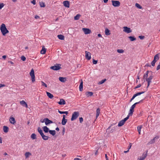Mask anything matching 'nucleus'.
<instances>
[{
	"label": "nucleus",
	"mask_w": 160,
	"mask_h": 160,
	"mask_svg": "<svg viewBox=\"0 0 160 160\" xmlns=\"http://www.w3.org/2000/svg\"><path fill=\"white\" fill-rule=\"evenodd\" d=\"M57 37L59 39H60L61 40H63L64 39V36L61 34L58 35Z\"/></svg>",
	"instance_id": "obj_29"
},
{
	"label": "nucleus",
	"mask_w": 160,
	"mask_h": 160,
	"mask_svg": "<svg viewBox=\"0 0 160 160\" xmlns=\"http://www.w3.org/2000/svg\"><path fill=\"white\" fill-rule=\"evenodd\" d=\"M31 138L32 139H35L36 138V135L35 133H32L31 136Z\"/></svg>",
	"instance_id": "obj_38"
},
{
	"label": "nucleus",
	"mask_w": 160,
	"mask_h": 160,
	"mask_svg": "<svg viewBox=\"0 0 160 160\" xmlns=\"http://www.w3.org/2000/svg\"><path fill=\"white\" fill-rule=\"evenodd\" d=\"M82 30L84 32V33L85 34H89L91 33V30L88 28H82Z\"/></svg>",
	"instance_id": "obj_7"
},
{
	"label": "nucleus",
	"mask_w": 160,
	"mask_h": 160,
	"mask_svg": "<svg viewBox=\"0 0 160 160\" xmlns=\"http://www.w3.org/2000/svg\"><path fill=\"white\" fill-rule=\"evenodd\" d=\"M98 61L93 59L92 63L94 64H96L97 63Z\"/></svg>",
	"instance_id": "obj_52"
},
{
	"label": "nucleus",
	"mask_w": 160,
	"mask_h": 160,
	"mask_svg": "<svg viewBox=\"0 0 160 160\" xmlns=\"http://www.w3.org/2000/svg\"><path fill=\"white\" fill-rule=\"evenodd\" d=\"M79 122H80L81 123L83 121V119L82 117L80 118H79Z\"/></svg>",
	"instance_id": "obj_53"
},
{
	"label": "nucleus",
	"mask_w": 160,
	"mask_h": 160,
	"mask_svg": "<svg viewBox=\"0 0 160 160\" xmlns=\"http://www.w3.org/2000/svg\"><path fill=\"white\" fill-rule=\"evenodd\" d=\"M47 94V96L50 98L52 99L53 97V96L52 94L51 93H50L47 92H46Z\"/></svg>",
	"instance_id": "obj_28"
},
{
	"label": "nucleus",
	"mask_w": 160,
	"mask_h": 160,
	"mask_svg": "<svg viewBox=\"0 0 160 160\" xmlns=\"http://www.w3.org/2000/svg\"><path fill=\"white\" fill-rule=\"evenodd\" d=\"M67 122V120L66 119H62V124L64 125L66 124Z\"/></svg>",
	"instance_id": "obj_31"
},
{
	"label": "nucleus",
	"mask_w": 160,
	"mask_h": 160,
	"mask_svg": "<svg viewBox=\"0 0 160 160\" xmlns=\"http://www.w3.org/2000/svg\"><path fill=\"white\" fill-rule=\"evenodd\" d=\"M124 123L125 122H124V121H123L122 120L119 122L118 126L119 127L122 126L124 124Z\"/></svg>",
	"instance_id": "obj_32"
},
{
	"label": "nucleus",
	"mask_w": 160,
	"mask_h": 160,
	"mask_svg": "<svg viewBox=\"0 0 160 160\" xmlns=\"http://www.w3.org/2000/svg\"><path fill=\"white\" fill-rule=\"evenodd\" d=\"M4 5L3 3H0V9H1L4 6Z\"/></svg>",
	"instance_id": "obj_51"
},
{
	"label": "nucleus",
	"mask_w": 160,
	"mask_h": 160,
	"mask_svg": "<svg viewBox=\"0 0 160 160\" xmlns=\"http://www.w3.org/2000/svg\"><path fill=\"white\" fill-rule=\"evenodd\" d=\"M112 5L115 7H118L120 6V3L118 1L112 0Z\"/></svg>",
	"instance_id": "obj_5"
},
{
	"label": "nucleus",
	"mask_w": 160,
	"mask_h": 160,
	"mask_svg": "<svg viewBox=\"0 0 160 160\" xmlns=\"http://www.w3.org/2000/svg\"><path fill=\"white\" fill-rule=\"evenodd\" d=\"M39 5L41 7H45V6L44 2H39Z\"/></svg>",
	"instance_id": "obj_37"
},
{
	"label": "nucleus",
	"mask_w": 160,
	"mask_h": 160,
	"mask_svg": "<svg viewBox=\"0 0 160 160\" xmlns=\"http://www.w3.org/2000/svg\"><path fill=\"white\" fill-rule=\"evenodd\" d=\"M103 2L105 3H107L108 2V0H103Z\"/></svg>",
	"instance_id": "obj_64"
},
{
	"label": "nucleus",
	"mask_w": 160,
	"mask_h": 160,
	"mask_svg": "<svg viewBox=\"0 0 160 160\" xmlns=\"http://www.w3.org/2000/svg\"><path fill=\"white\" fill-rule=\"evenodd\" d=\"M5 86L4 84H0V88Z\"/></svg>",
	"instance_id": "obj_60"
},
{
	"label": "nucleus",
	"mask_w": 160,
	"mask_h": 160,
	"mask_svg": "<svg viewBox=\"0 0 160 160\" xmlns=\"http://www.w3.org/2000/svg\"><path fill=\"white\" fill-rule=\"evenodd\" d=\"M42 128L43 131L47 133L49 132V129L47 126H44L42 127Z\"/></svg>",
	"instance_id": "obj_21"
},
{
	"label": "nucleus",
	"mask_w": 160,
	"mask_h": 160,
	"mask_svg": "<svg viewBox=\"0 0 160 160\" xmlns=\"http://www.w3.org/2000/svg\"><path fill=\"white\" fill-rule=\"evenodd\" d=\"M135 6L139 9H142V7L139 4H138V3H136L135 4Z\"/></svg>",
	"instance_id": "obj_45"
},
{
	"label": "nucleus",
	"mask_w": 160,
	"mask_h": 160,
	"mask_svg": "<svg viewBox=\"0 0 160 160\" xmlns=\"http://www.w3.org/2000/svg\"><path fill=\"white\" fill-rule=\"evenodd\" d=\"M117 51L118 53H123L124 52V50L121 49H118L117 50Z\"/></svg>",
	"instance_id": "obj_46"
},
{
	"label": "nucleus",
	"mask_w": 160,
	"mask_h": 160,
	"mask_svg": "<svg viewBox=\"0 0 160 160\" xmlns=\"http://www.w3.org/2000/svg\"><path fill=\"white\" fill-rule=\"evenodd\" d=\"M160 69V65H158L157 67V70H158Z\"/></svg>",
	"instance_id": "obj_57"
},
{
	"label": "nucleus",
	"mask_w": 160,
	"mask_h": 160,
	"mask_svg": "<svg viewBox=\"0 0 160 160\" xmlns=\"http://www.w3.org/2000/svg\"><path fill=\"white\" fill-rule=\"evenodd\" d=\"M74 160H81V159L78 158H74Z\"/></svg>",
	"instance_id": "obj_63"
},
{
	"label": "nucleus",
	"mask_w": 160,
	"mask_h": 160,
	"mask_svg": "<svg viewBox=\"0 0 160 160\" xmlns=\"http://www.w3.org/2000/svg\"><path fill=\"white\" fill-rule=\"evenodd\" d=\"M30 75L31 76L32 78V81L33 82L35 81V76L34 74V70L32 69L30 72Z\"/></svg>",
	"instance_id": "obj_4"
},
{
	"label": "nucleus",
	"mask_w": 160,
	"mask_h": 160,
	"mask_svg": "<svg viewBox=\"0 0 160 160\" xmlns=\"http://www.w3.org/2000/svg\"><path fill=\"white\" fill-rule=\"evenodd\" d=\"M144 93V92H138L135 94H134L133 97H132L131 99L130 100V102H131L132 100L136 97L138 96L139 95H141L142 94H143Z\"/></svg>",
	"instance_id": "obj_11"
},
{
	"label": "nucleus",
	"mask_w": 160,
	"mask_h": 160,
	"mask_svg": "<svg viewBox=\"0 0 160 160\" xmlns=\"http://www.w3.org/2000/svg\"><path fill=\"white\" fill-rule=\"evenodd\" d=\"M9 130V128L7 126H4L3 127V132L5 133H7L8 132Z\"/></svg>",
	"instance_id": "obj_20"
},
{
	"label": "nucleus",
	"mask_w": 160,
	"mask_h": 160,
	"mask_svg": "<svg viewBox=\"0 0 160 160\" xmlns=\"http://www.w3.org/2000/svg\"><path fill=\"white\" fill-rule=\"evenodd\" d=\"M132 144L131 143H130L129 144V147L128 148V149H129L131 147Z\"/></svg>",
	"instance_id": "obj_61"
},
{
	"label": "nucleus",
	"mask_w": 160,
	"mask_h": 160,
	"mask_svg": "<svg viewBox=\"0 0 160 160\" xmlns=\"http://www.w3.org/2000/svg\"><path fill=\"white\" fill-rule=\"evenodd\" d=\"M106 81V79H102L101 81L99 82H98L99 84H101L104 83Z\"/></svg>",
	"instance_id": "obj_44"
},
{
	"label": "nucleus",
	"mask_w": 160,
	"mask_h": 160,
	"mask_svg": "<svg viewBox=\"0 0 160 160\" xmlns=\"http://www.w3.org/2000/svg\"><path fill=\"white\" fill-rule=\"evenodd\" d=\"M79 116V113L78 112H74L72 114V117L71 118V120L73 121L77 119Z\"/></svg>",
	"instance_id": "obj_3"
},
{
	"label": "nucleus",
	"mask_w": 160,
	"mask_h": 160,
	"mask_svg": "<svg viewBox=\"0 0 160 160\" xmlns=\"http://www.w3.org/2000/svg\"><path fill=\"white\" fill-rule=\"evenodd\" d=\"M58 112L61 114H65L66 115L68 114V111H61L59 110L58 111Z\"/></svg>",
	"instance_id": "obj_40"
},
{
	"label": "nucleus",
	"mask_w": 160,
	"mask_h": 160,
	"mask_svg": "<svg viewBox=\"0 0 160 160\" xmlns=\"http://www.w3.org/2000/svg\"><path fill=\"white\" fill-rule=\"evenodd\" d=\"M141 84H139L135 88V89H136L139 88L140 87H141Z\"/></svg>",
	"instance_id": "obj_54"
},
{
	"label": "nucleus",
	"mask_w": 160,
	"mask_h": 160,
	"mask_svg": "<svg viewBox=\"0 0 160 160\" xmlns=\"http://www.w3.org/2000/svg\"><path fill=\"white\" fill-rule=\"evenodd\" d=\"M153 78V76L151 75L150 76H149L148 78H147L146 81L148 83L147 88L148 87L150 84V83L151 82V80Z\"/></svg>",
	"instance_id": "obj_9"
},
{
	"label": "nucleus",
	"mask_w": 160,
	"mask_h": 160,
	"mask_svg": "<svg viewBox=\"0 0 160 160\" xmlns=\"http://www.w3.org/2000/svg\"><path fill=\"white\" fill-rule=\"evenodd\" d=\"M156 62H155L154 61V60H153L151 63V64L152 65V66H155V63Z\"/></svg>",
	"instance_id": "obj_50"
},
{
	"label": "nucleus",
	"mask_w": 160,
	"mask_h": 160,
	"mask_svg": "<svg viewBox=\"0 0 160 160\" xmlns=\"http://www.w3.org/2000/svg\"><path fill=\"white\" fill-rule=\"evenodd\" d=\"M1 31L3 36H5L6 34L9 32V31L7 29L5 25L4 24H2L0 28Z\"/></svg>",
	"instance_id": "obj_1"
},
{
	"label": "nucleus",
	"mask_w": 160,
	"mask_h": 160,
	"mask_svg": "<svg viewBox=\"0 0 160 160\" xmlns=\"http://www.w3.org/2000/svg\"><path fill=\"white\" fill-rule=\"evenodd\" d=\"M128 38L130 39V40L131 41H134L136 40V38L134 37L129 36Z\"/></svg>",
	"instance_id": "obj_42"
},
{
	"label": "nucleus",
	"mask_w": 160,
	"mask_h": 160,
	"mask_svg": "<svg viewBox=\"0 0 160 160\" xmlns=\"http://www.w3.org/2000/svg\"><path fill=\"white\" fill-rule=\"evenodd\" d=\"M110 30L108 28H106L105 31V34L106 35H109L110 34Z\"/></svg>",
	"instance_id": "obj_26"
},
{
	"label": "nucleus",
	"mask_w": 160,
	"mask_h": 160,
	"mask_svg": "<svg viewBox=\"0 0 160 160\" xmlns=\"http://www.w3.org/2000/svg\"><path fill=\"white\" fill-rule=\"evenodd\" d=\"M159 54L158 53L156 54L154 57V59L153 60L156 62L159 59Z\"/></svg>",
	"instance_id": "obj_22"
},
{
	"label": "nucleus",
	"mask_w": 160,
	"mask_h": 160,
	"mask_svg": "<svg viewBox=\"0 0 160 160\" xmlns=\"http://www.w3.org/2000/svg\"><path fill=\"white\" fill-rule=\"evenodd\" d=\"M81 15L79 14H77L74 17V19L75 20H78L79 19Z\"/></svg>",
	"instance_id": "obj_39"
},
{
	"label": "nucleus",
	"mask_w": 160,
	"mask_h": 160,
	"mask_svg": "<svg viewBox=\"0 0 160 160\" xmlns=\"http://www.w3.org/2000/svg\"><path fill=\"white\" fill-rule=\"evenodd\" d=\"M41 83H42V86H44L46 88H47V85L43 81H42Z\"/></svg>",
	"instance_id": "obj_48"
},
{
	"label": "nucleus",
	"mask_w": 160,
	"mask_h": 160,
	"mask_svg": "<svg viewBox=\"0 0 160 160\" xmlns=\"http://www.w3.org/2000/svg\"><path fill=\"white\" fill-rule=\"evenodd\" d=\"M21 59L22 61H25L26 59V58L23 56H22L21 57Z\"/></svg>",
	"instance_id": "obj_49"
},
{
	"label": "nucleus",
	"mask_w": 160,
	"mask_h": 160,
	"mask_svg": "<svg viewBox=\"0 0 160 160\" xmlns=\"http://www.w3.org/2000/svg\"><path fill=\"white\" fill-rule=\"evenodd\" d=\"M45 124L46 125H48V124L52 123H53V122L49 120L48 118H45Z\"/></svg>",
	"instance_id": "obj_13"
},
{
	"label": "nucleus",
	"mask_w": 160,
	"mask_h": 160,
	"mask_svg": "<svg viewBox=\"0 0 160 160\" xmlns=\"http://www.w3.org/2000/svg\"><path fill=\"white\" fill-rule=\"evenodd\" d=\"M123 31L127 33H129L132 32V31L130 28L127 27H124L123 28Z\"/></svg>",
	"instance_id": "obj_8"
},
{
	"label": "nucleus",
	"mask_w": 160,
	"mask_h": 160,
	"mask_svg": "<svg viewBox=\"0 0 160 160\" xmlns=\"http://www.w3.org/2000/svg\"><path fill=\"white\" fill-rule=\"evenodd\" d=\"M144 93V92H138L135 94H134L133 97H132L131 99L130 100V102H131L132 100L136 97L138 96L139 95H141L142 94H143Z\"/></svg>",
	"instance_id": "obj_10"
},
{
	"label": "nucleus",
	"mask_w": 160,
	"mask_h": 160,
	"mask_svg": "<svg viewBox=\"0 0 160 160\" xmlns=\"http://www.w3.org/2000/svg\"><path fill=\"white\" fill-rule=\"evenodd\" d=\"M49 132L52 135V136H54L56 133V132L55 130H49Z\"/></svg>",
	"instance_id": "obj_35"
},
{
	"label": "nucleus",
	"mask_w": 160,
	"mask_h": 160,
	"mask_svg": "<svg viewBox=\"0 0 160 160\" xmlns=\"http://www.w3.org/2000/svg\"><path fill=\"white\" fill-rule=\"evenodd\" d=\"M9 121L10 122L13 124H14L16 122L14 118L13 117H10Z\"/></svg>",
	"instance_id": "obj_16"
},
{
	"label": "nucleus",
	"mask_w": 160,
	"mask_h": 160,
	"mask_svg": "<svg viewBox=\"0 0 160 160\" xmlns=\"http://www.w3.org/2000/svg\"><path fill=\"white\" fill-rule=\"evenodd\" d=\"M146 156H142L139 158H138L137 160H143L146 158Z\"/></svg>",
	"instance_id": "obj_43"
},
{
	"label": "nucleus",
	"mask_w": 160,
	"mask_h": 160,
	"mask_svg": "<svg viewBox=\"0 0 160 160\" xmlns=\"http://www.w3.org/2000/svg\"><path fill=\"white\" fill-rule=\"evenodd\" d=\"M85 58L88 60H89L91 59V53L87 51L85 52Z\"/></svg>",
	"instance_id": "obj_12"
},
{
	"label": "nucleus",
	"mask_w": 160,
	"mask_h": 160,
	"mask_svg": "<svg viewBox=\"0 0 160 160\" xmlns=\"http://www.w3.org/2000/svg\"><path fill=\"white\" fill-rule=\"evenodd\" d=\"M59 80L61 82H64L67 81V79L66 78H63L62 77H60L59 78Z\"/></svg>",
	"instance_id": "obj_18"
},
{
	"label": "nucleus",
	"mask_w": 160,
	"mask_h": 160,
	"mask_svg": "<svg viewBox=\"0 0 160 160\" xmlns=\"http://www.w3.org/2000/svg\"><path fill=\"white\" fill-rule=\"evenodd\" d=\"M20 103L21 105L23 107H25L26 108H28V105L26 102L24 100H22L20 102Z\"/></svg>",
	"instance_id": "obj_14"
},
{
	"label": "nucleus",
	"mask_w": 160,
	"mask_h": 160,
	"mask_svg": "<svg viewBox=\"0 0 160 160\" xmlns=\"http://www.w3.org/2000/svg\"><path fill=\"white\" fill-rule=\"evenodd\" d=\"M61 65L57 64L56 65L51 67L50 68L54 70H58L61 68Z\"/></svg>",
	"instance_id": "obj_6"
},
{
	"label": "nucleus",
	"mask_w": 160,
	"mask_h": 160,
	"mask_svg": "<svg viewBox=\"0 0 160 160\" xmlns=\"http://www.w3.org/2000/svg\"><path fill=\"white\" fill-rule=\"evenodd\" d=\"M40 122H42V123H43L44 122H45V118L44 119H41L40 120Z\"/></svg>",
	"instance_id": "obj_58"
},
{
	"label": "nucleus",
	"mask_w": 160,
	"mask_h": 160,
	"mask_svg": "<svg viewBox=\"0 0 160 160\" xmlns=\"http://www.w3.org/2000/svg\"><path fill=\"white\" fill-rule=\"evenodd\" d=\"M40 18L39 16L38 15H36L35 16V18L36 19H38Z\"/></svg>",
	"instance_id": "obj_59"
},
{
	"label": "nucleus",
	"mask_w": 160,
	"mask_h": 160,
	"mask_svg": "<svg viewBox=\"0 0 160 160\" xmlns=\"http://www.w3.org/2000/svg\"><path fill=\"white\" fill-rule=\"evenodd\" d=\"M139 38L141 39H143L144 38V36H139Z\"/></svg>",
	"instance_id": "obj_56"
},
{
	"label": "nucleus",
	"mask_w": 160,
	"mask_h": 160,
	"mask_svg": "<svg viewBox=\"0 0 160 160\" xmlns=\"http://www.w3.org/2000/svg\"><path fill=\"white\" fill-rule=\"evenodd\" d=\"M86 94L88 96H91L93 95V93L91 92H86Z\"/></svg>",
	"instance_id": "obj_34"
},
{
	"label": "nucleus",
	"mask_w": 160,
	"mask_h": 160,
	"mask_svg": "<svg viewBox=\"0 0 160 160\" xmlns=\"http://www.w3.org/2000/svg\"><path fill=\"white\" fill-rule=\"evenodd\" d=\"M131 116V115H129L128 114L127 117L124 118L123 120H122L123 121H124V122H125L129 118V116Z\"/></svg>",
	"instance_id": "obj_47"
},
{
	"label": "nucleus",
	"mask_w": 160,
	"mask_h": 160,
	"mask_svg": "<svg viewBox=\"0 0 160 160\" xmlns=\"http://www.w3.org/2000/svg\"><path fill=\"white\" fill-rule=\"evenodd\" d=\"M105 158L106 159V160H108V157L107 154H105Z\"/></svg>",
	"instance_id": "obj_62"
},
{
	"label": "nucleus",
	"mask_w": 160,
	"mask_h": 160,
	"mask_svg": "<svg viewBox=\"0 0 160 160\" xmlns=\"http://www.w3.org/2000/svg\"><path fill=\"white\" fill-rule=\"evenodd\" d=\"M33 5H35L36 4V1L35 0H33L31 2Z\"/></svg>",
	"instance_id": "obj_55"
},
{
	"label": "nucleus",
	"mask_w": 160,
	"mask_h": 160,
	"mask_svg": "<svg viewBox=\"0 0 160 160\" xmlns=\"http://www.w3.org/2000/svg\"><path fill=\"white\" fill-rule=\"evenodd\" d=\"M38 131L40 133L41 135H42L43 133L42 131V130L40 127H38Z\"/></svg>",
	"instance_id": "obj_36"
},
{
	"label": "nucleus",
	"mask_w": 160,
	"mask_h": 160,
	"mask_svg": "<svg viewBox=\"0 0 160 160\" xmlns=\"http://www.w3.org/2000/svg\"><path fill=\"white\" fill-rule=\"evenodd\" d=\"M46 49L44 47H43L41 51L40 52L41 54H44L46 53Z\"/></svg>",
	"instance_id": "obj_23"
},
{
	"label": "nucleus",
	"mask_w": 160,
	"mask_h": 160,
	"mask_svg": "<svg viewBox=\"0 0 160 160\" xmlns=\"http://www.w3.org/2000/svg\"><path fill=\"white\" fill-rule=\"evenodd\" d=\"M144 99H142L139 102L135 103L134 104L131 106L130 110H129V112L128 113L129 115H132L133 113L134 112V109L136 105L137 104L142 102H143Z\"/></svg>",
	"instance_id": "obj_2"
},
{
	"label": "nucleus",
	"mask_w": 160,
	"mask_h": 160,
	"mask_svg": "<svg viewBox=\"0 0 160 160\" xmlns=\"http://www.w3.org/2000/svg\"><path fill=\"white\" fill-rule=\"evenodd\" d=\"M58 103L60 105H65L66 104V102L64 99L62 98L60 99V101L58 102Z\"/></svg>",
	"instance_id": "obj_17"
},
{
	"label": "nucleus",
	"mask_w": 160,
	"mask_h": 160,
	"mask_svg": "<svg viewBox=\"0 0 160 160\" xmlns=\"http://www.w3.org/2000/svg\"><path fill=\"white\" fill-rule=\"evenodd\" d=\"M31 155V153L29 152H26L25 154L26 158H27L29 156Z\"/></svg>",
	"instance_id": "obj_41"
},
{
	"label": "nucleus",
	"mask_w": 160,
	"mask_h": 160,
	"mask_svg": "<svg viewBox=\"0 0 160 160\" xmlns=\"http://www.w3.org/2000/svg\"><path fill=\"white\" fill-rule=\"evenodd\" d=\"M149 72V71H147L146 73H145L143 76V78L144 79H145L146 80L147 78H148V74Z\"/></svg>",
	"instance_id": "obj_33"
},
{
	"label": "nucleus",
	"mask_w": 160,
	"mask_h": 160,
	"mask_svg": "<svg viewBox=\"0 0 160 160\" xmlns=\"http://www.w3.org/2000/svg\"><path fill=\"white\" fill-rule=\"evenodd\" d=\"M63 4L64 6L67 8L69 7V2L68 1H65L63 2Z\"/></svg>",
	"instance_id": "obj_15"
},
{
	"label": "nucleus",
	"mask_w": 160,
	"mask_h": 160,
	"mask_svg": "<svg viewBox=\"0 0 160 160\" xmlns=\"http://www.w3.org/2000/svg\"><path fill=\"white\" fill-rule=\"evenodd\" d=\"M79 90L80 91H82L83 90V82L82 80L81 82L79 85Z\"/></svg>",
	"instance_id": "obj_27"
},
{
	"label": "nucleus",
	"mask_w": 160,
	"mask_h": 160,
	"mask_svg": "<svg viewBox=\"0 0 160 160\" xmlns=\"http://www.w3.org/2000/svg\"><path fill=\"white\" fill-rule=\"evenodd\" d=\"M142 128V126L141 125L138 126L137 127V130L139 134H141V129Z\"/></svg>",
	"instance_id": "obj_24"
},
{
	"label": "nucleus",
	"mask_w": 160,
	"mask_h": 160,
	"mask_svg": "<svg viewBox=\"0 0 160 160\" xmlns=\"http://www.w3.org/2000/svg\"><path fill=\"white\" fill-rule=\"evenodd\" d=\"M100 113V109L99 108L97 109L96 110V118H97L99 116Z\"/></svg>",
	"instance_id": "obj_30"
},
{
	"label": "nucleus",
	"mask_w": 160,
	"mask_h": 160,
	"mask_svg": "<svg viewBox=\"0 0 160 160\" xmlns=\"http://www.w3.org/2000/svg\"><path fill=\"white\" fill-rule=\"evenodd\" d=\"M42 138L45 140H48L49 138V137L45 135L43 133L42 135H41Z\"/></svg>",
	"instance_id": "obj_25"
},
{
	"label": "nucleus",
	"mask_w": 160,
	"mask_h": 160,
	"mask_svg": "<svg viewBox=\"0 0 160 160\" xmlns=\"http://www.w3.org/2000/svg\"><path fill=\"white\" fill-rule=\"evenodd\" d=\"M159 138V137L158 136L155 137L153 139H152L149 142V143L151 144L155 142V140H157Z\"/></svg>",
	"instance_id": "obj_19"
}]
</instances>
